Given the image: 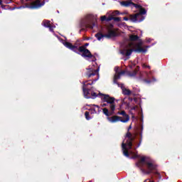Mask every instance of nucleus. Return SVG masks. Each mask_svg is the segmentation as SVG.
<instances>
[{"label":"nucleus","instance_id":"f257e3e1","mask_svg":"<svg viewBox=\"0 0 182 182\" xmlns=\"http://www.w3.org/2000/svg\"><path fill=\"white\" fill-rule=\"evenodd\" d=\"M63 45L65 46V48H68V49L73 50V52H75V53H77V55H80V53H82L81 56L85 59H92V62L96 60V57L92 55L89 49L85 47H77V46H75L68 41L63 42Z\"/></svg>","mask_w":182,"mask_h":182},{"label":"nucleus","instance_id":"f03ea898","mask_svg":"<svg viewBox=\"0 0 182 182\" xmlns=\"http://www.w3.org/2000/svg\"><path fill=\"white\" fill-rule=\"evenodd\" d=\"M143 43L141 41L134 43L131 42L128 44L129 48H132L131 49H123L120 51L121 55L123 56H126L127 58L124 60H127L130 59V55L133 52H136V53H146L147 50L142 48Z\"/></svg>","mask_w":182,"mask_h":182},{"label":"nucleus","instance_id":"7ed1b4c3","mask_svg":"<svg viewBox=\"0 0 182 182\" xmlns=\"http://www.w3.org/2000/svg\"><path fill=\"white\" fill-rule=\"evenodd\" d=\"M99 95L103 96V97L101 98L103 103H107L109 105V108L105 107L102 109L103 114L107 116V117L113 116V114H114V110H116V104H114V100H116V98L110 97L109 95H105L102 93H99Z\"/></svg>","mask_w":182,"mask_h":182},{"label":"nucleus","instance_id":"20e7f679","mask_svg":"<svg viewBox=\"0 0 182 182\" xmlns=\"http://www.w3.org/2000/svg\"><path fill=\"white\" fill-rule=\"evenodd\" d=\"M96 75L97 76V79H95L94 80L91 81V82L87 83V81L82 82V92L86 99L92 98V90L87 88V86H92V85H93V82H97V80H99V68H97V70L90 69L89 71L86 73V76L88 79L92 77V76H96Z\"/></svg>","mask_w":182,"mask_h":182},{"label":"nucleus","instance_id":"39448f33","mask_svg":"<svg viewBox=\"0 0 182 182\" xmlns=\"http://www.w3.org/2000/svg\"><path fill=\"white\" fill-rule=\"evenodd\" d=\"M130 129H132V125H129L128 127V132L125 135V137L127 139V143L124 144V141H123L122 144V153L125 157H130L129 150H132V149H133V141L136 140V136H133V134L129 132Z\"/></svg>","mask_w":182,"mask_h":182},{"label":"nucleus","instance_id":"423d86ee","mask_svg":"<svg viewBox=\"0 0 182 182\" xmlns=\"http://www.w3.org/2000/svg\"><path fill=\"white\" fill-rule=\"evenodd\" d=\"M96 26V23L95 21H92L91 23H87V21L86 20L82 19L80 22V28H82V29L80 30V33L82 32V31H85V28H89L90 29H93Z\"/></svg>","mask_w":182,"mask_h":182},{"label":"nucleus","instance_id":"0eeeda50","mask_svg":"<svg viewBox=\"0 0 182 182\" xmlns=\"http://www.w3.org/2000/svg\"><path fill=\"white\" fill-rule=\"evenodd\" d=\"M144 163H146V156H142L141 159L136 163V166L140 169L143 174H150L151 171H146V169L143 168V164H144Z\"/></svg>","mask_w":182,"mask_h":182},{"label":"nucleus","instance_id":"6e6552de","mask_svg":"<svg viewBox=\"0 0 182 182\" xmlns=\"http://www.w3.org/2000/svg\"><path fill=\"white\" fill-rule=\"evenodd\" d=\"M45 5V2H41L40 0H36L31 2L30 4H26V8H30V9H38Z\"/></svg>","mask_w":182,"mask_h":182},{"label":"nucleus","instance_id":"1a4fd4ad","mask_svg":"<svg viewBox=\"0 0 182 182\" xmlns=\"http://www.w3.org/2000/svg\"><path fill=\"white\" fill-rule=\"evenodd\" d=\"M117 114H121L122 116H124V119L121 120L122 123H127V122L130 120V117L129 116V114H126V111L124 110L117 112Z\"/></svg>","mask_w":182,"mask_h":182},{"label":"nucleus","instance_id":"9d476101","mask_svg":"<svg viewBox=\"0 0 182 182\" xmlns=\"http://www.w3.org/2000/svg\"><path fill=\"white\" fill-rule=\"evenodd\" d=\"M107 120L111 123H117V122H122L123 118L122 117H119L117 115H114L112 117H107Z\"/></svg>","mask_w":182,"mask_h":182},{"label":"nucleus","instance_id":"9b49d317","mask_svg":"<svg viewBox=\"0 0 182 182\" xmlns=\"http://www.w3.org/2000/svg\"><path fill=\"white\" fill-rule=\"evenodd\" d=\"M144 164L147 166L149 171H153V170H156L157 168V166L150 161H146V157H145V162H144Z\"/></svg>","mask_w":182,"mask_h":182},{"label":"nucleus","instance_id":"f8f14e48","mask_svg":"<svg viewBox=\"0 0 182 182\" xmlns=\"http://www.w3.org/2000/svg\"><path fill=\"white\" fill-rule=\"evenodd\" d=\"M42 25H43L45 28H48L50 32H53V26L50 24V21L43 20Z\"/></svg>","mask_w":182,"mask_h":182},{"label":"nucleus","instance_id":"ddd939ff","mask_svg":"<svg viewBox=\"0 0 182 182\" xmlns=\"http://www.w3.org/2000/svg\"><path fill=\"white\" fill-rule=\"evenodd\" d=\"M117 36V33L114 30H109L107 34H105V38L107 39H111V38H116Z\"/></svg>","mask_w":182,"mask_h":182},{"label":"nucleus","instance_id":"4468645a","mask_svg":"<svg viewBox=\"0 0 182 182\" xmlns=\"http://www.w3.org/2000/svg\"><path fill=\"white\" fill-rule=\"evenodd\" d=\"M122 6H125V8H129V6H132L133 5V1H124L121 2Z\"/></svg>","mask_w":182,"mask_h":182},{"label":"nucleus","instance_id":"2eb2a0df","mask_svg":"<svg viewBox=\"0 0 182 182\" xmlns=\"http://www.w3.org/2000/svg\"><path fill=\"white\" fill-rule=\"evenodd\" d=\"M95 38H97V41H102L103 38H106V34H103L101 32H98L95 35Z\"/></svg>","mask_w":182,"mask_h":182},{"label":"nucleus","instance_id":"dca6fc26","mask_svg":"<svg viewBox=\"0 0 182 182\" xmlns=\"http://www.w3.org/2000/svg\"><path fill=\"white\" fill-rule=\"evenodd\" d=\"M137 72H139V67H137L134 71L130 72L128 71L127 72V75L128 76H130V77H134V76H136V75H137Z\"/></svg>","mask_w":182,"mask_h":182},{"label":"nucleus","instance_id":"f3484780","mask_svg":"<svg viewBox=\"0 0 182 182\" xmlns=\"http://www.w3.org/2000/svg\"><path fill=\"white\" fill-rule=\"evenodd\" d=\"M146 17H144V16L136 13V22H143V20Z\"/></svg>","mask_w":182,"mask_h":182},{"label":"nucleus","instance_id":"a211bd4d","mask_svg":"<svg viewBox=\"0 0 182 182\" xmlns=\"http://www.w3.org/2000/svg\"><path fill=\"white\" fill-rule=\"evenodd\" d=\"M141 141H143V133H139V142L136 145V147H134V150H136V149H139L140 147V145L141 144Z\"/></svg>","mask_w":182,"mask_h":182},{"label":"nucleus","instance_id":"6ab92c4d","mask_svg":"<svg viewBox=\"0 0 182 182\" xmlns=\"http://www.w3.org/2000/svg\"><path fill=\"white\" fill-rule=\"evenodd\" d=\"M122 93L123 95H124L125 96H130L132 95V91L129 89L127 88H124L122 90Z\"/></svg>","mask_w":182,"mask_h":182},{"label":"nucleus","instance_id":"aec40b11","mask_svg":"<svg viewBox=\"0 0 182 182\" xmlns=\"http://www.w3.org/2000/svg\"><path fill=\"white\" fill-rule=\"evenodd\" d=\"M129 19H130V21H132V22H137L136 14L130 15Z\"/></svg>","mask_w":182,"mask_h":182},{"label":"nucleus","instance_id":"412c9836","mask_svg":"<svg viewBox=\"0 0 182 182\" xmlns=\"http://www.w3.org/2000/svg\"><path fill=\"white\" fill-rule=\"evenodd\" d=\"M139 40V36H136V35H131L129 36V41H131L132 42H134L136 41Z\"/></svg>","mask_w":182,"mask_h":182},{"label":"nucleus","instance_id":"4be33fe9","mask_svg":"<svg viewBox=\"0 0 182 182\" xmlns=\"http://www.w3.org/2000/svg\"><path fill=\"white\" fill-rule=\"evenodd\" d=\"M139 15H146L147 14V11L144 8L139 9V12L138 13Z\"/></svg>","mask_w":182,"mask_h":182},{"label":"nucleus","instance_id":"5701e85b","mask_svg":"<svg viewBox=\"0 0 182 182\" xmlns=\"http://www.w3.org/2000/svg\"><path fill=\"white\" fill-rule=\"evenodd\" d=\"M85 116L86 120H90V119H92V117H90V113L87 111L85 112Z\"/></svg>","mask_w":182,"mask_h":182},{"label":"nucleus","instance_id":"b1692460","mask_svg":"<svg viewBox=\"0 0 182 182\" xmlns=\"http://www.w3.org/2000/svg\"><path fill=\"white\" fill-rule=\"evenodd\" d=\"M132 6H134V8H136V9H141L143 8V6H141V5L134 4V3H132Z\"/></svg>","mask_w":182,"mask_h":182},{"label":"nucleus","instance_id":"393cba45","mask_svg":"<svg viewBox=\"0 0 182 182\" xmlns=\"http://www.w3.org/2000/svg\"><path fill=\"white\" fill-rule=\"evenodd\" d=\"M97 94L95 92H91V99H96Z\"/></svg>","mask_w":182,"mask_h":182},{"label":"nucleus","instance_id":"a878e982","mask_svg":"<svg viewBox=\"0 0 182 182\" xmlns=\"http://www.w3.org/2000/svg\"><path fill=\"white\" fill-rule=\"evenodd\" d=\"M112 21H114V22H120V21H122V18H120V17H113Z\"/></svg>","mask_w":182,"mask_h":182},{"label":"nucleus","instance_id":"bb28decb","mask_svg":"<svg viewBox=\"0 0 182 182\" xmlns=\"http://www.w3.org/2000/svg\"><path fill=\"white\" fill-rule=\"evenodd\" d=\"M107 17L106 16H101V18H100V21H102V22H107Z\"/></svg>","mask_w":182,"mask_h":182},{"label":"nucleus","instance_id":"cd10ccee","mask_svg":"<svg viewBox=\"0 0 182 182\" xmlns=\"http://www.w3.org/2000/svg\"><path fill=\"white\" fill-rule=\"evenodd\" d=\"M121 76L122 75L119 73H117V74L114 75V78L117 79V80H119V79H120Z\"/></svg>","mask_w":182,"mask_h":182},{"label":"nucleus","instance_id":"c85d7f7f","mask_svg":"<svg viewBox=\"0 0 182 182\" xmlns=\"http://www.w3.org/2000/svg\"><path fill=\"white\" fill-rule=\"evenodd\" d=\"M144 83H146L147 85H150L151 83V80H148V79H144Z\"/></svg>","mask_w":182,"mask_h":182},{"label":"nucleus","instance_id":"c756f323","mask_svg":"<svg viewBox=\"0 0 182 182\" xmlns=\"http://www.w3.org/2000/svg\"><path fill=\"white\" fill-rule=\"evenodd\" d=\"M113 82H114L115 85H117L118 86H120V84L119 83V82H117V80L116 78H114Z\"/></svg>","mask_w":182,"mask_h":182},{"label":"nucleus","instance_id":"7c9ffc66","mask_svg":"<svg viewBox=\"0 0 182 182\" xmlns=\"http://www.w3.org/2000/svg\"><path fill=\"white\" fill-rule=\"evenodd\" d=\"M110 21H113V16L107 17V22H110Z\"/></svg>","mask_w":182,"mask_h":182},{"label":"nucleus","instance_id":"2f4dec72","mask_svg":"<svg viewBox=\"0 0 182 182\" xmlns=\"http://www.w3.org/2000/svg\"><path fill=\"white\" fill-rule=\"evenodd\" d=\"M87 46H89V43H86L84 46H80V48H87Z\"/></svg>","mask_w":182,"mask_h":182},{"label":"nucleus","instance_id":"473e14b6","mask_svg":"<svg viewBox=\"0 0 182 182\" xmlns=\"http://www.w3.org/2000/svg\"><path fill=\"white\" fill-rule=\"evenodd\" d=\"M91 110H92L91 114H95L97 113V112L96 111L95 109H92Z\"/></svg>","mask_w":182,"mask_h":182},{"label":"nucleus","instance_id":"72a5a7b5","mask_svg":"<svg viewBox=\"0 0 182 182\" xmlns=\"http://www.w3.org/2000/svg\"><path fill=\"white\" fill-rule=\"evenodd\" d=\"M140 156H139L138 154H134V156L132 157V159H139Z\"/></svg>","mask_w":182,"mask_h":182},{"label":"nucleus","instance_id":"f704fd0d","mask_svg":"<svg viewBox=\"0 0 182 182\" xmlns=\"http://www.w3.org/2000/svg\"><path fill=\"white\" fill-rule=\"evenodd\" d=\"M102 107H106V106H109L108 103H103L101 105Z\"/></svg>","mask_w":182,"mask_h":182},{"label":"nucleus","instance_id":"c9c22d12","mask_svg":"<svg viewBox=\"0 0 182 182\" xmlns=\"http://www.w3.org/2000/svg\"><path fill=\"white\" fill-rule=\"evenodd\" d=\"M118 73L120 74V75L122 76V75H124L126 73V71L125 70H122V71H120Z\"/></svg>","mask_w":182,"mask_h":182},{"label":"nucleus","instance_id":"e433bc0d","mask_svg":"<svg viewBox=\"0 0 182 182\" xmlns=\"http://www.w3.org/2000/svg\"><path fill=\"white\" fill-rule=\"evenodd\" d=\"M114 71L116 72V73H117V72H119V67H115Z\"/></svg>","mask_w":182,"mask_h":182},{"label":"nucleus","instance_id":"4c0bfd02","mask_svg":"<svg viewBox=\"0 0 182 182\" xmlns=\"http://www.w3.org/2000/svg\"><path fill=\"white\" fill-rule=\"evenodd\" d=\"M0 5L1 6V8H5V6L2 4V0H0Z\"/></svg>","mask_w":182,"mask_h":182},{"label":"nucleus","instance_id":"58836bf2","mask_svg":"<svg viewBox=\"0 0 182 182\" xmlns=\"http://www.w3.org/2000/svg\"><path fill=\"white\" fill-rule=\"evenodd\" d=\"M124 21H129L128 17H127V16L124 17Z\"/></svg>","mask_w":182,"mask_h":182},{"label":"nucleus","instance_id":"ea45409f","mask_svg":"<svg viewBox=\"0 0 182 182\" xmlns=\"http://www.w3.org/2000/svg\"><path fill=\"white\" fill-rule=\"evenodd\" d=\"M144 68H148L150 69V65H146L145 64H144Z\"/></svg>","mask_w":182,"mask_h":182},{"label":"nucleus","instance_id":"a19ab883","mask_svg":"<svg viewBox=\"0 0 182 182\" xmlns=\"http://www.w3.org/2000/svg\"><path fill=\"white\" fill-rule=\"evenodd\" d=\"M116 14H117V15H119V14H120V12L119 11H116Z\"/></svg>","mask_w":182,"mask_h":182},{"label":"nucleus","instance_id":"79ce46f5","mask_svg":"<svg viewBox=\"0 0 182 182\" xmlns=\"http://www.w3.org/2000/svg\"><path fill=\"white\" fill-rule=\"evenodd\" d=\"M94 106H95V107H97V109L99 110V109H100L99 105H94Z\"/></svg>","mask_w":182,"mask_h":182},{"label":"nucleus","instance_id":"37998d69","mask_svg":"<svg viewBox=\"0 0 182 182\" xmlns=\"http://www.w3.org/2000/svg\"><path fill=\"white\" fill-rule=\"evenodd\" d=\"M134 100L136 102V98H134Z\"/></svg>","mask_w":182,"mask_h":182}]
</instances>
